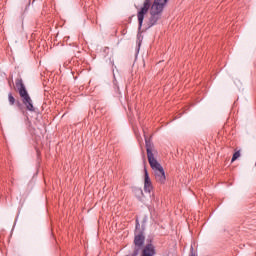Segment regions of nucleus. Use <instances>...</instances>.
I'll use <instances>...</instances> for the list:
<instances>
[{
    "instance_id": "9b49d317",
    "label": "nucleus",
    "mask_w": 256,
    "mask_h": 256,
    "mask_svg": "<svg viewBox=\"0 0 256 256\" xmlns=\"http://www.w3.org/2000/svg\"><path fill=\"white\" fill-rule=\"evenodd\" d=\"M17 106L19 107V109H21L22 107L21 102H17Z\"/></svg>"
},
{
    "instance_id": "423d86ee",
    "label": "nucleus",
    "mask_w": 256,
    "mask_h": 256,
    "mask_svg": "<svg viewBox=\"0 0 256 256\" xmlns=\"http://www.w3.org/2000/svg\"><path fill=\"white\" fill-rule=\"evenodd\" d=\"M141 256H155V246L147 244L143 249Z\"/></svg>"
},
{
    "instance_id": "6e6552de",
    "label": "nucleus",
    "mask_w": 256,
    "mask_h": 256,
    "mask_svg": "<svg viewBox=\"0 0 256 256\" xmlns=\"http://www.w3.org/2000/svg\"><path fill=\"white\" fill-rule=\"evenodd\" d=\"M239 157H241V151H236L234 154H233V157H232V163L233 161H237V159H239Z\"/></svg>"
},
{
    "instance_id": "9d476101",
    "label": "nucleus",
    "mask_w": 256,
    "mask_h": 256,
    "mask_svg": "<svg viewBox=\"0 0 256 256\" xmlns=\"http://www.w3.org/2000/svg\"><path fill=\"white\" fill-rule=\"evenodd\" d=\"M136 193H140V195H143V190L141 188L136 189Z\"/></svg>"
},
{
    "instance_id": "0eeeda50",
    "label": "nucleus",
    "mask_w": 256,
    "mask_h": 256,
    "mask_svg": "<svg viewBox=\"0 0 256 256\" xmlns=\"http://www.w3.org/2000/svg\"><path fill=\"white\" fill-rule=\"evenodd\" d=\"M16 87L18 89V93L20 96L25 95V93H28L27 88H25V84L23 83V79L21 78L16 79Z\"/></svg>"
},
{
    "instance_id": "f257e3e1",
    "label": "nucleus",
    "mask_w": 256,
    "mask_h": 256,
    "mask_svg": "<svg viewBox=\"0 0 256 256\" xmlns=\"http://www.w3.org/2000/svg\"><path fill=\"white\" fill-rule=\"evenodd\" d=\"M152 0H144L143 6L139 9L137 13L139 29L143 27V20L147 13H149L150 9V18L148 21V27H153V25H157L159 19H161V13H163V9L165 5H167V0H154L151 5Z\"/></svg>"
},
{
    "instance_id": "7ed1b4c3",
    "label": "nucleus",
    "mask_w": 256,
    "mask_h": 256,
    "mask_svg": "<svg viewBox=\"0 0 256 256\" xmlns=\"http://www.w3.org/2000/svg\"><path fill=\"white\" fill-rule=\"evenodd\" d=\"M20 97L27 111H30L31 113H33V111H35V106H33V99H31V96H29V92H26L25 94L20 95Z\"/></svg>"
},
{
    "instance_id": "f03ea898",
    "label": "nucleus",
    "mask_w": 256,
    "mask_h": 256,
    "mask_svg": "<svg viewBox=\"0 0 256 256\" xmlns=\"http://www.w3.org/2000/svg\"><path fill=\"white\" fill-rule=\"evenodd\" d=\"M146 152H147V158H148V163L153 169V171H158L159 169H163V166H161L157 159H155V156L153 155V144L146 140Z\"/></svg>"
},
{
    "instance_id": "20e7f679",
    "label": "nucleus",
    "mask_w": 256,
    "mask_h": 256,
    "mask_svg": "<svg viewBox=\"0 0 256 256\" xmlns=\"http://www.w3.org/2000/svg\"><path fill=\"white\" fill-rule=\"evenodd\" d=\"M144 191L145 193H151V191H153V183H151V178H149L147 168L144 169Z\"/></svg>"
},
{
    "instance_id": "39448f33",
    "label": "nucleus",
    "mask_w": 256,
    "mask_h": 256,
    "mask_svg": "<svg viewBox=\"0 0 256 256\" xmlns=\"http://www.w3.org/2000/svg\"><path fill=\"white\" fill-rule=\"evenodd\" d=\"M155 180L160 184L164 185L165 181H167V178L165 176V170L163 168H160L159 170L154 171Z\"/></svg>"
},
{
    "instance_id": "1a4fd4ad",
    "label": "nucleus",
    "mask_w": 256,
    "mask_h": 256,
    "mask_svg": "<svg viewBox=\"0 0 256 256\" xmlns=\"http://www.w3.org/2000/svg\"><path fill=\"white\" fill-rule=\"evenodd\" d=\"M8 100L10 105H15V97H13V94H8Z\"/></svg>"
}]
</instances>
